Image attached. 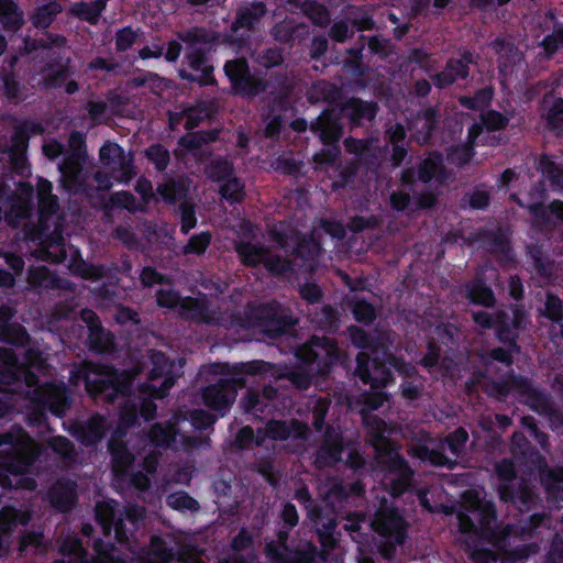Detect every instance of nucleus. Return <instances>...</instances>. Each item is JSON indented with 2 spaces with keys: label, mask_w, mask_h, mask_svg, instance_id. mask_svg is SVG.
I'll return each instance as SVG.
<instances>
[{
  "label": "nucleus",
  "mask_w": 563,
  "mask_h": 563,
  "mask_svg": "<svg viewBox=\"0 0 563 563\" xmlns=\"http://www.w3.org/2000/svg\"><path fill=\"white\" fill-rule=\"evenodd\" d=\"M37 459L33 441L25 429L13 424L0 432V485L3 489L34 490L36 479L29 476Z\"/></svg>",
  "instance_id": "nucleus-1"
},
{
  "label": "nucleus",
  "mask_w": 563,
  "mask_h": 563,
  "mask_svg": "<svg viewBox=\"0 0 563 563\" xmlns=\"http://www.w3.org/2000/svg\"><path fill=\"white\" fill-rule=\"evenodd\" d=\"M219 374L224 376L202 389V401L218 416L228 413L236 400L240 389L246 386L245 377L275 376L276 368L273 363L264 360H251L246 362L221 363Z\"/></svg>",
  "instance_id": "nucleus-2"
},
{
  "label": "nucleus",
  "mask_w": 563,
  "mask_h": 563,
  "mask_svg": "<svg viewBox=\"0 0 563 563\" xmlns=\"http://www.w3.org/2000/svg\"><path fill=\"white\" fill-rule=\"evenodd\" d=\"M297 366L286 375L276 368V375L272 377H288L299 389H307L311 386L313 378L325 377L331 373L332 366L336 365L341 357L338 341L327 335H312L309 343L297 347L295 352ZM267 377H271L268 375Z\"/></svg>",
  "instance_id": "nucleus-3"
},
{
  "label": "nucleus",
  "mask_w": 563,
  "mask_h": 563,
  "mask_svg": "<svg viewBox=\"0 0 563 563\" xmlns=\"http://www.w3.org/2000/svg\"><path fill=\"white\" fill-rule=\"evenodd\" d=\"M367 434L378 463L395 475L390 479V495L395 498L402 496L411 487L415 472L399 453V445L388 435V426L383 419L374 417L367 421Z\"/></svg>",
  "instance_id": "nucleus-4"
},
{
  "label": "nucleus",
  "mask_w": 563,
  "mask_h": 563,
  "mask_svg": "<svg viewBox=\"0 0 563 563\" xmlns=\"http://www.w3.org/2000/svg\"><path fill=\"white\" fill-rule=\"evenodd\" d=\"M377 112L378 106L375 101H367L360 97H349L339 107L323 109L320 115L310 124V130L322 144L340 143L344 131L343 118L354 128L362 125L364 122L374 121Z\"/></svg>",
  "instance_id": "nucleus-5"
},
{
  "label": "nucleus",
  "mask_w": 563,
  "mask_h": 563,
  "mask_svg": "<svg viewBox=\"0 0 563 563\" xmlns=\"http://www.w3.org/2000/svg\"><path fill=\"white\" fill-rule=\"evenodd\" d=\"M178 37L187 44L184 58L188 68L192 70L181 69L179 77L200 87L216 86L214 67L209 63L210 48L206 46L216 42V34L205 27L195 26L178 33Z\"/></svg>",
  "instance_id": "nucleus-6"
},
{
  "label": "nucleus",
  "mask_w": 563,
  "mask_h": 563,
  "mask_svg": "<svg viewBox=\"0 0 563 563\" xmlns=\"http://www.w3.org/2000/svg\"><path fill=\"white\" fill-rule=\"evenodd\" d=\"M134 376L119 372L111 365L89 363L85 367L84 383L87 394L95 401L112 404L118 398L132 394Z\"/></svg>",
  "instance_id": "nucleus-7"
},
{
  "label": "nucleus",
  "mask_w": 563,
  "mask_h": 563,
  "mask_svg": "<svg viewBox=\"0 0 563 563\" xmlns=\"http://www.w3.org/2000/svg\"><path fill=\"white\" fill-rule=\"evenodd\" d=\"M497 493L499 499L511 505L521 514L541 507V499L530 479H517V471L510 459H503L496 464Z\"/></svg>",
  "instance_id": "nucleus-8"
},
{
  "label": "nucleus",
  "mask_w": 563,
  "mask_h": 563,
  "mask_svg": "<svg viewBox=\"0 0 563 563\" xmlns=\"http://www.w3.org/2000/svg\"><path fill=\"white\" fill-rule=\"evenodd\" d=\"M373 530L379 536L377 551L380 558L390 561L396 558L397 548L408 538V522L397 506L383 503L375 511Z\"/></svg>",
  "instance_id": "nucleus-9"
},
{
  "label": "nucleus",
  "mask_w": 563,
  "mask_h": 563,
  "mask_svg": "<svg viewBox=\"0 0 563 563\" xmlns=\"http://www.w3.org/2000/svg\"><path fill=\"white\" fill-rule=\"evenodd\" d=\"M253 325L258 327L269 339H277L295 330L297 321L289 309L278 301H267L251 308Z\"/></svg>",
  "instance_id": "nucleus-10"
},
{
  "label": "nucleus",
  "mask_w": 563,
  "mask_h": 563,
  "mask_svg": "<svg viewBox=\"0 0 563 563\" xmlns=\"http://www.w3.org/2000/svg\"><path fill=\"white\" fill-rule=\"evenodd\" d=\"M224 75L231 84V91L240 98L253 99L267 92L269 81L253 75L245 57L227 60L223 65Z\"/></svg>",
  "instance_id": "nucleus-11"
},
{
  "label": "nucleus",
  "mask_w": 563,
  "mask_h": 563,
  "mask_svg": "<svg viewBox=\"0 0 563 563\" xmlns=\"http://www.w3.org/2000/svg\"><path fill=\"white\" fill-rule=\"evenodd\" d=\"M92 550H95L96 555L89 556L79 538H68L59 545V553L64 556L76 558V562L60 559L54 560L53 563H128L125 559L119 555L117 547L102 538H97L92 542Z\"/></svg>",
  "instance_id": "nucleus-12"
},
{
  "label": "nucleus",
  "mask_w": 563,
  "mask_h": 563,
  "mask_svg": "<svg viewBox=\"0 0 563 563\" xmlns=\"http://www.w3.org/2000/svg\"><path fill=\"white\" fill-rule=\"evenodd\" d=\"M151 369L147 372V382L141 384V391L155 399H164L177 380L175 362L161 351L150 352Z\"/></svg>",
  "instance_id": "nucleus-13"
},
{
  "label": "nucleus",
  "mask_w": 563,
  "mask_h": 563,
  "mask_svg": "<svg viewBox=\"0 0 563 563\" xmlns=\"http://www.w3.org/2000/svg\"><path fill=\"white\" fill-rule=\"evenodd\" d=\"M267 9L263 1H253L238 8L231 24V33L224 35V42L245 47L250 32H253L266 15Z\"/></svg>",
  "instance_id": "nucleus-14"
},
{
  "label": "nucleus",
  "mask_w": 563,
  "mask_h": 563,
  "mask_svg": "<svg viewBox=\"0 0 563 563\" xmlns=\"http://www.w3.org/2000/svg\"><path fill=\"white\" fill-rule=\"evenodd\" d=\"M467 242L477 244L479 249L496 256L501 266H508L515 262V252L510 239L503 228H479L470 234Z\"/></svg>",
  "instance_id": "nucleus-15"
},
{
  "label": "nucleus",
  "mask_w": 563,
  "mask_h": 563,
  "mask_svg": "<svg viewBox=\"0 0 563 563\" xmlns=\"http://www.w3.org/2000/svg\"><path fill=\"white\" fill-rule=\"evenodd\" d=\"M355 376L372 388H382L394 382V374L380 352L356 354Z\"/></svg>",
  "instance_id": "nucleus-16"
},
{
  "label": "nucleus",
  "mask_w": 563,
  "mask_h": 563,
  "mask_svg": "<svg viewBox=\"0 0 563 563\" xmlns=\"http://www.w3.org/2000/svg\"><path fill=\"white\" fill-rule=\"evenodd\" d=\"M527 319L528 314L522 305H510L508 310H497L493 325L497 340L516 350L519 332L526 329Z\"/></svg>",
  "instance_id": "nucleus-17"
},
{
  "label": "nucleus",
  "mask_w": 563,
  "mask_h": 563,
  "mask_svg": "<svg viewBox=\"0 0 563 563\" xmlns=\"http://www.w3.org/2000/svg\"><path fill=\"white\" fill-rule=\"evenodd\" d=\"M126 432L119 427L113 430L108 440L111 473L114 481H128L135 456L125 441Z\"/></svg>",
  "instance_id": "nucleus-18"
},
{
  "label": "nucleus",
  "mask_w": 563,
  "mask_h": 563,
  "mask_svg": "<svg viewBox=\"0 0 563 563\" xmlns=\"http://www.w3.org/2000/svg\"><path fill=\"white\" fill-rule=\"evenodd\" d=\"M99 157L104 167L118 174L117 178L119 181L129 183L135 177L133 155H128L123 146L107 142L100 147Z\"/></svg>",
  "instance_id": "nucleus-19"
},
{
  "label": "nucleus",
  "mask_w": 563,
  "mask_h": 563,
  "mask_svg": "<svg viewBox=\"0 0 563 563\" xmlns=\"http://www.w3.org/2000/svg\"><path fill=\"white\" fill-rule=\"evenodd\" d=\"M187 419L180 415H174L166 423H155L151 427L150 440L151 442L161 449H169L179 440L181 443L189 445H196L197 439L192 435H186L181 433L179 429L180 422H185Z\"/></svg>",
  "instance_id": "nucleus-20"
},
{
  "label": "nucleus",
  "mask_w": 563,
  "mask_h": 563,
  "mask_svg": "<svg viewBox=\"0 0 563 563\" xmlns=\"http://www.w3.org/2000/svg\"><path fill=\"white\" fill-rule=\"evenodd\" d=\"M474 63V54L470 49H466L457 58H449L444 69L431 76L432 84L442 90L452 86L457 79H467L470 67Z\"/></svg>",
  "instance_id": "nucleus-21"
},
{
  "label": "nucleus",
  "mask_w": 563,
  "mask_h": 563,
  "mask_svg": "<svg viewBox=\"0 0 563 563\" xmlns=\"http://www.w3.org/2000/svg\"><path fill=\"white\" fill-rule=\"evenodd\" d=\"M30 514L13 506L0 509V558H5L10 551L14 530L19 526H27Z\"/></svg>",
  "instance_id": "nucleus-22"
},
{
  "label": "nucleus",
  "mask_w": 563,
  "mask_h": 563,
  "mask_svg": "<svg viewBox=\"0 0 563 563\" xmlns=\"http://www.w3.org/2000/svg\"><path fill=\"white\" fill-rule=\"evenodd\" d=\"M85 161V151L71 150L64 155L58 165L60 173V183L66 191L73 192L81 188L84 184L82 164Z\"/></svg>",
  "instance_id": "nucleus-23"
},
{
  "label": "nucleus",
  "mask_w": 563,
  "mask_h": 563,
  "mask_svg": "<svg viewBox=\"0 0 563 563\" xmlns=\"http://www.w3.org/2000/svg\"><path fill=\"white\" fill-rule=\"evenodd\" d=\"M542 120L550 131L556 132L563 125V82L544 93L539 106Z\"/></svg>",
  "instance_id": "nucleus-24"
},
{
  "label": "nucleus",
  "mask_w": 563,
  "mask_h": 563,
  "mask_svg": "<svg viewBox=\"0 0 563 563\" xmlns=\"http://www.w3.org/2000/svg\"><path fill=\"white\" fill-rule=\"evenodd\" d=\"M107 420L101 413L91 415L86 421L71 427V434L85 448L96 446L107 433Z\"/></svg>",
  "instance_id": "nucleus-25"
},
{
  "label": "nucleus",
  "mask_w": 563,
  "mask_h": 563,
  "mask_svg": "<svg viewBox=\"0 0 563 563\" xmlns=\"http://www.w3.org/2000/svg\"><path fill=\"white\" fill-rule=\"evenodd\" d=\"M441 122V111L433 106L421 109L413 121V139L420 145H431Z\"/></svg>",
  "instance_id": "nucleus-26"
},
{
  "label": "nucleus",
  "mask_w": 563,
  "mask_h": 563,
  "mask_svg": "<svg viewBox=\"0 0 563 563\" xmlns=\"http://www.w3.org/2000/svg\"><path fill=\"white\" fill-rule=\"evenodd\" d=\"M419 181L429 184L433 178L440 184L445 183L448 169L444 164V156L441 151L432 150L428 153L417 167Z\"/></svg>",
  "instance_id": "nucleus-27"
},
{
  "label": "nucleus",
  "mask_w": 563,
  "mask_h": 563,
  "mask_svg": "<svg viewBox=\"0 0 563 563\" xmlns=\"http://www.w3.org/2000/svg\"><path fill=\"white\" fill-rule=\"evenodd\" d=\"M482 135V126L479 124H472L466 134L464 143L451 146L448 151L449 159L459 167L466 166L476 154L475 147Z\"/></svg>",
  "instance_id": "nucleus-28"
},
{
  "label": "nucleus",
  "mask_w": 563,
  "mask_h": 563,
  "mask_svg": "<svg viewBox=\"0 0 563 563\" xmlns=\"http://www.w3.org/2000/svg\"><path fill=\"white\" fill-rule=\"evenodd\" d=\"M342 96V88L327 79L316 80L308 91H306V98H308L311 104L325 102L329 106L338 107Z\"/></svg>",
  "instance_id": "nucleus-29"
},
{
  "label": "nucleus",
  "mask_w": 563,
  "mask_h": 563,
  "mask_svg": "<svg viewBox=\"0 0 563 563\" xmlns=\"http://www.w3.org/2000/svg\"><path fill=\"white\" fill-rule=\"evenodd\" d=\"M178 313L181 319L195 323L208 324L211 321L210 307L206 299L184 297L178 307Z\"/></svg>",
  "instance_id": "nucleus-30"
},
{
  "label": "nucleus",
  "mask_w": 563,
  "mask_h": 563,
  "mask_svg": "<svg viewBox=\"0 0 563 563\" xmlns=\"http://www.w3.org/2000/svg\"><path fill=\"white\" fill-rule=\"evenodd\" d=\"M347 336L351 344L363 352L379 353L385 344L375 335L360 325H347Z\"/></svg>",
  "instance_id": "nucleus-31"
},
{
  "label": "nucleus",
  "mask_w": 563,
  "mask_h": 563,
  "mask_svg": "<svg viewBox=\"0 0 563 563\" xmlns=\"http://www.w3.org/2000/svg\"><path fill=\"white\" fill-rule=\"evenodd\" d=\"M157 194L167 205L188 201L189 185L184 178H168L157 186Z\"/></svg>",
  "instance_id": "nucleus-32"
},
{
  "label": "nucleus",
  "mask_w": 563,
  "mask_h": 563,
  "mask_svg": "<svg viewBox=\"0 0 563 563\" xmlns=\"http://www.w3.org/2000/svg\"><path fill=\"white\" fill-rule=\"evenodd\" d=\"M466 299L475 305L492 307L496 302L494 290L486 284L483 276H475L464 285Z\"/></svg>",
  "instance_id": "nucleus-33"
},
{
  "label": "nucleus",
  "mask_w": 563,
  "mask_h": 563,
  "mask_svg": "<svg viewBox=\"0 0 563 563\" xmlns=\"http://www.w3.org/2000/svg\"><path fill=\"white\" fill-rule=\"evenodd\" d=\"M309 319L318 329L331 334L336 333L341 327L340 311L330 303H325L319 310L311 312Z\"/></svg>",
  "instance_id": "nucleus-34"
},
{
  "label": "nucleus",
  "mask_w": 563,
  "mask_h": 563,
  "mask_svg": "<svg viewBox=\"0 0 563 563\" xmlns=\"http://www.w3.org/2000/svg\"><path fill=\"white\" fill-rule=\"evenodd\" d=\"M234 250L240 257L241 263L246 267L256 268L265 258L268 249L261 243L249 241H239L234 245Z\"/></svg>",
  "instance_id": "nucleus-35"
},
{
  "label": "nucleus",
  "mask_w": 563,
  "mask_h": 563,
  "mask_svg": "<svg viewBox=\"0 0 563 563\" xmlns=\"http://www.w3.org/2000/svg\"><path fill=\"white\" fill-rule=\"evenodd\" d=\"M0 24L5 32H18L24 24V13L14 0H0Z\"/></svg>",
  "instance_id": "nucleus-36"
},
{
  "label": "nucleus",
  "mask_w": 563,
  "mask_h": 563,
  "mask_svg": "<svg viewBox=\"0 0 563 563\" xmlns=\"http://www.w3.org/2000/svg\"><path fill=\"white\" fill-rule=\"evenodd\" d=\"M48 411L57 418H63L70 407V400L65 390L49 388L47 390H35Z\"/></svg>",
  "instance_id": "nucleus-37"
},
{
  "label": "nucleus",
  "mask_w": 563,
  "mask_h": 563,
  "mask_svg": "<svg viewBox=\"0 0 563 563\" xmlns=\"http://www.w3.org/2000/svg\"><path fill=\"white\" fill-rule=\"evenodd\" d=\"M87 345L90 352L110 354L115 351L114 335L103 325L92 329L88 331Z\"/></svg>",
  "instance_id": "nucleus-38"
},
{
  "label": "nucleus",
  "mask_w": 563,
  "mask_h": 563,
  "mask_svg": "<svg viewBox=\"0 0 563 563\" xmlns=\"http://www.w3.org/2000/svg\"><path fill=\"white\" fill-rule=\"evenodd\" d=\"M49 501L62 512L73 509L77 501L75 484L64 483L52 488L49 492Z\"/></svg>",
  "instance_id": "nucleus-39"
},
{
  "label": "nucleus",
  "mask_w": 563,
  "mask_h": 563,
  "mask_svg": "<svg viewBox=\"0 0 563 563\" xmlns=\"http://www.w3.org/2000/svg\"><path fill=\"white\" fill-rule=\"evenodd\" d=\"M528 255L534 274L544 282H551L554 277V261L545 255L541 247L536 245L528 247Z\"/></svg>",
  "instance_id": "nucleus-40"
},
{
  "label": "nucleus",
  "mask_w": 563,
  "mask_h": 563,
  "mask_svg": "<svg viewBox=\"0 0 563 563\" xmlns=\"http://www.w3.org/2000/svg\"><path fill=\"white\" fill-rule=\"evenodd\" d=\"M241 406L244 412L254 415L258 419H264L265 416L272 412L271 402L254 388L246 390L241 400Z\"/></svg>",
  "instance_id": "nucleus-41"
},
{
  "label": "nucleus",
  "mask_w": 563,
  "mask_h": 563,
  "mask_svg": "<svg viewBox=\"0 0 563 563\" xmlns=\"http://www.w3.org/2000/svg\"><path fill=\"white\" fill-rule=\"evenodd\" d=\"M62 11V4L57 0H51L35 8L31 22L36 29H48Z\"/></svg>",
  "instance_id": "nucleus-42"
},
{
  "label": "nucleus",
  "mask_w": 563,
  "mask_h": 563,
  "mask_svg": "<svg viewBox=\"0 0 563 563\" xmlns=\"http://www.w3.org/2000/svg\"><path fill=\"white\" fill-rule=\"evenodd\" d=\"M347 307L357 323L371 325L377 318L374 305L364 298L352 297L347 300Z\"/></svg>",
  "instance_id": "nucleus-43"
},
{
  "label": "nucleus",
  "mask_w": 563,
  "mask_h": 563,
  "mask_svg": "<svg viewBox=\"0 0 563 563\" xmlns=\"http://www.w3.org/2000/svg\"><path fill=\"white\" fill-rule=\"evenodd\" d=\"M219 195L230 205L241 203L245 199V184L236 175L220 183Z\"/></svg>",
  "instance_id": "nucleus-44"
},
{
  "label": "nucleus",
  "mask_w": 563,
  "mask_h": 563,
  "mask_svg": "<svg viewBox=\"0 0 563 563\" xmlns=\"http://www.w3.org/2000/svg\"><path fill=\"white\" fill-rule=\"evenodd\" d=\"M494 99V87L485 86L474 92V95H463L459 102L463 108L472 111H482L489 107Z\"/></svg>",
  "instance_id": "nucleus-45"
},
{
  "label": "nucleus",
  "mask_w": 563,
  "mask_h": 563,
  "mask_svg": "<svg viewBox=\"0 0 563 563\" xmlns=\"http://www.w3.org/2000/svg\"><path fill=\"white\" fill-rule=\"evenodd\" d=\"M103 9L97 4L93 0L90 2L77 1L70 7V14L75 18L86 21L91 25L99 23L100 18L103 13Z\"/></svg>",
  "instance_id": "nucleus-46"
},
{
  "label": "nucleus",
  "mask_w": 563,
  "mask_h": 563,
  "mask_svg": "<svg viewBox=\"0 0 563 563\" xmlns=\"http://www.w3.org/2000/svg\"><path fill=\"white\" fill-rule=\"evenodd\" d=\"M206 175L211 181L220 184L235 176L233 163L228 158L217 157L207 165Z\"/></svg>",
  "instance_id": "nucleus-47"
},
{
  "label": "nucleus",
  "mask_w": 563,
  "mask_h": 563,
  "mask_svg": "<svg viewBox=\"0 0 563 563\" xmlns=\"http://www.w3.org/2000/svg\"><path fill=\"white\" fill-rule=\"evenodd\" d=\"M42 252L46 260L60 263L67 258V251L64 249V238L60 232L55 231L43 242Z\"/></svg>",
  "instance_id": "nucleus-48"
},
{
  "label": "nucleus",
  "mask_w": 563,
  "mask_h": 563,
  "mask_svg": "<svg viewBox=\"0 0 563 563\" xmlns=\"http://www.w3.org/2000/svg\"><path fill=\"white\" fill-rule=\"evenodd\" d=\"M30 335L26 329L18 323L0 324V342L24 346L29 342Z\"/></svg>",
  "instance_id": "nucleus-49"
},
{
  "label": "nucleus",
  "mask_w": 563,
  "mask_h": 563,
  "mask_svg": "<svg viewBox=\"0 0 563 563\" xmlns=\"http://www.w3.org/2000/svg\"><path fill=\"white\" fill-rule=\"evenodd\" d=\"M505 346H498L489 349L482 353L481 358L484 365H489L490 363L498 362L504 364L505 366H511L514 363V354L520 352V347L517 344V349H512L509 344H504Z\"/></svg>",
  "instance_id": "nucleus-50"
},
{
  "label": "nucleus",
  "mask_w": 563,
  "mask_h": 563,
  "mask_svg": "<svg viewBox=\"0 0 563 563\" xmlns=\"http://www.w3.org/2000/svg\"><path fill=\"white\" fill-rule=\"evenodd\" d=\"M473 124H479L482 132L487 130L488 132H500L507 129L509 119L498 110L489 109L482 112L479 121H475Z\"/></svg>",
  "instance_id": "nucleus-51"
},
{
  "label": "nucleus",
  "mask_w": 563,
  "mask_h": 563,
  "mask_svg": "<svg viewBox=\"0 0 563 563\" xmlns=\"http://www.w3.org/2000/svg\"><path fill=\"white\" fill-rule=\"evenodd\" d=\"M48 409L37 394L30 401L26 422L30 428H42L47 424Z\"/></svg>",
  "instance_id": "nucleus-52"
},
{
  "label": "nucleus",
  "mask_w": 563,
  "mask_h": 563,
  "mask_svg": "<svg viewBox=\"0 0 563 563\" xmlns=\"http://www.w3.org/2000/svg\"><path fill=\"white\" fill-rule=\"evenodd\" d=\"M365 36L361 37V43L356 46H352L347 48L346 53L349 55L347 59L345 60V68L347 70H351L353 75L362 76L366 73V66L363 62L364 57V48H365Z\"/></svg>",
  "instance_id": "nucleus-53"
},
{
  "label": "nucleus",
  "mask_w": 563,
  "mask_h": 563,
  "mask_svg": "<svg viewBox=\"0 0 563 563\" xmlns=\"http://www.w3.org/2000/svg\"><path fill=\"white\" fill-rule=\"evenodd\" d=\"M263 265L272 276H283L292 272V262L279 254L267 251Z\"/></svg>",
  "instance_id": "nucleus-54"
},
{
  "label": "nucleus",
  "mask_w": 563,
  "mask_h": 563,
  "mask_svg": "<svg viewBox=\"0 0 563 563\" xmlns=\"http://www.w3.org/2000/svg\"><path fill=\"white\" fill-rule=\"evenodd\" d=\"M301 9L303 14L316 25L325 26L330 21L327 7L316 0L303 1Z\"/></svg>",
  "instance_id": "nucleus-55"
},
{
  "label": "nucleus",
  "mask_w": 563,
  "mask_h": 563,
  "mask_svg": "<svg viewBox=\"0 0 563 563\" xmlns=\"http://www.w3.org/2000/svg\"><path fill=\"white\" fill-rule=\"evenodd\" d=\"M541 316L553 323H560L563 320V301L553 292L545 294Z\"/></svg>",
  "instance_id": "nucleus-56"
},
{
  "label": "nucleus",
  "mask_w": 563,
  "mask_h": 563,
  "mask_svg": "<svg viewBox=\"0 0 563 563\" xmlns=\"http://www.w3.org/2000/svg\"><path fill=\"white\" fill-rule=\"evenodd\" d=\"M255 62L267 70L279 67L285 62L284 49L279 46L266 47L257 54Z\"/></svg>",
  "instance_id": "nucleus-57"
},
{
  "label": "nucleus",
  "mask_w": 563,
  "mask_h": 563,
  "mask_svg": "<svg viewBox=\"0 0 563 563\" xmlns=\"http://www.w3.org/2000/svg\"><path fill=\"white\" fill-rule=\"evenodd\" d=\"M145 157L155 166L158 173L166 170L170 156L168 150L159 143H155L144 151Z\"/></svg>",
  "instance_id": "nucleus-58"
},
{
  "label": "nucleus",
  "mask_w": 563,
  "mask_h": 563,
  "mask_svg": "<svg viewBox=\"0 0 563 563\" xmlns=\"http://www.w3.org/2000/svg\"><path fill=\"white\" fill-rule=\"evenodd\" d=\"M166 505L172 509L180 511H196L199 509L198 501L184 490L169 494L166 497Z\"/></svg>",
  "instance_id": "nucleus-59"
},
{
  "label": "nucleus",
  "mask_w": 563,
  "mask_h": 563,
  "mask_svg": "<svg viewBox=\"0 0 563 563\" xmlns=\"http://www.w3.org/2000/svg\"><path fill=\"white\" fill-rule=\"evenodd\" d=\"M540 45L549 56H553L560 48H563V22L556 21L552 33L544 36Z\"/></svg>",
  "instance_id": "nucleus-60"
},
{
  "label": "nucleus",
  "mask_w": 563,
  "mask_h": 563,
  "mask_svg": "<svg viewBox=\"0 0 563 563\" xmlns=\"http://www.w3.org/2000/svg\"><path fill=\"white\" fill-rule=\"evenodd\" d=\"M27 280L33 287L54 288L56 278L46 266L29 269Z\"/></svg>",
  "instance_id": "nucleus-61"
},
{
  "label": "nucleus",
  "mask_w": 563,
  "mask_h": 563,
  "mask_svg": "<svg viewBox=\"0 0 563 563\" xmlns=\"http://www.w3.org/2000/svg\"><path fill=\"white\" fill-rule=\"evenodd\" d=\"M122 514H118L114 507L107 503H99L96 506V520L101 526L102 531L106 536L110 534V526L115 519Z\"/></svg>",
  "instance_id": "nucleus-62"
},
{
  "label": "nucleus",
  "mask_w": 563,
  "mask_h": 563,
  "mask_svg": "<svg viewBox=\"0 0 563 563\" xmlns=\"http://www.w3.org/2000/svg\"><path fill=\"white\" fill-rule=\"evenodd\" d=\"M539 170L549 177L552 184L563 187V169L550 156H540Z\"/></svg>",
  "instance_id": "nucleus-63"
},
{
  "label": "nucleus",
  "mask_w": 563,
  "mask_h": 563,
  "mask_svg": "<svg viewBox=\"0 0 563 563\" xmlns=\"http://www.w3.org/2000/svg\"><path fill=\"white\" fill-rule=\"evenodd\" d=\"M343 451V441L335 443H321L317 453V460L323 461L324 463L330 465L336 464L342 460Z\"/></svg>",
  "instance_id": "nucleus-64"
}]
</instances>
